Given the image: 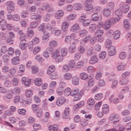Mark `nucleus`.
<instances>
[{
    "label": "nucleus",
    "instance_id": "1",
    "mask_svg": "<svg viewBox=\"0 0 131 131\" xmlns=\"http://www.w3.org/2000/svg\"><path fill=\"white\" fill-rule=\"evenodd\" d=\"M119 8L117 9L115 13L117 16H121L123 13H126L129 10V7L127 6H125L124 3L123 2H121L119 5Z\"/></svg>",
    "mask_w": 131,
    "mask_h": 131
},
{
    "label": "nucleus",
    "instance_id": "2",
    "mask_svg": "<svg viewBox=\"0 0 131 131\" xmlns=\"http://www.w3.org/2000/svg\"><path fill=\"white\" fill-rule=\"evenodd\" d=\"M109 121L113 122L114 127H117L119 124V119L118 116L115 113L112 114L109 118Z\"/></svg>",
    "mask_w": 131,
    "mask_h": 131
},
{
    "label": "nucleus",
    "instance_id": "3",
    "mask_svg": "<svg viewBox=\"0 0 131 131\" xmlns=\"http://www.w3.org/2000/svg\"><path fill=\"white\" fill-rule=\"evenodd\" d=\"M84 93V90H82L80 91L78 89H76L72 91L71 96H74L76 95H83Z\"/></svg>",
    "mask_w": 131,
    "mask_h": 131
},
{
    "label": "nucleus",
    "instance_id": "4",
    "mask_svg": "<svg viewBox=\"0 0 131 131\" xmlns=\"http://www.w3.org/2000/svg\"><path fill=\"white\" fill-rule=\"evenodd\" d=\"M8 4L7 9L8 12L10 13L13 12L15 10V4L13 1H9L7 2Z\"/></svg>",
    "mask_w": 131,
    "mask_h": 131
},
{
    "label": "nucleus",
    "instance_id": "5",
    "mask_svg": "<svg viewBox=\"0 0 131 131\" xmlns=\"http://www.w3.org/2000/svg\"><path fill=\"white\" fill-rule=\"evenodd\" d=\"M66 101L64 97L60 96L58 97L56 102V104L57 106H60L63 105Z\"/></svg>",
    "mask_w": 131,
    "mask_h": 131
},
{
    "label": "nucleus",
    "instance_id": "6",
    "mask_svg": "<svg viewBox=\"0 0 131 131\" xmlns=\"http://www.w3.org/2000/svg\"><path fill=\"white\" fill-rule=\"evenodd\" d=\"M21 82L26 87H28L31 84V80L30 79H27L25 77H23L21 79Z\"/></svg>",
    "mask_w": 131,
    "mask_h": 131
},
{
    "label": "nucleus",
    "instance_id": "7",
    "mask_svg": "<svg viewBox=\"0 0 131 131\" xmlns=\"http://www.w3.org/2000/svg\"><path fill=\"white\" fill-rule=\"evenodd\" d=\"M102 19L101 15L98 16L96 14H93L91 16V20L93 22L101 21Z\"/></svg>",
    "mask_w": 131,
    "mask_h": 131
},
{
    "label": "nucleus",
    "instance_id": "8",
    "mask_svg": "<svg viewBox=\"0 0 131 131\" xmlns=\"http://www.w3.org/2000/svg\"><path fill=\"white\" fill-rule=\"evenodd\" d=\"M112 24L110 19L106 20L104 24L103 28L105 30L109 29L112 26Z\"/></svg>",
    "mask_w": 131,
    "mask_h": 131
},
{
    "label": "nucleus",
    "instance_id": "9",
    "mask_svg": "<svg viewBox=\"0 0 131 131\" xmlns=\"http://www.w3.org/2000/svg\"><path fill=\"white\" fill-rule=\"evenodd\" d=\"M64 12L62 10H58L55 15V17L57 19H59L61 18L64 15Z\"/></svg>",
    "mask_w": 131,
    "mask_h": 131
},
{
    "label": "nucleus",
    "instance_id": "10",
    "mask_svg": "<svg viewBox=\"0 0 131 131\" xmlns=\"http://www.w3.org/2000/svg\"><path fill=\"white\" fill-rule=\"evenodd\" d=\"M70 110L69 107H66L64 110V113L63 114V116L64 119H68L69 118V114Z\"/></svg>",
    "mask_w": 131,
    "mask_h": 131
},
{
    "label": "nucleus",
    "instance_id": "11",
    "mask_svg": "<svg viewBox=\"0 0 131 131\" xmlns=\"http://www.w3.org/2000/svg\"><path fill=\"white\" fill-rule=\"evenodd\" d=\"M69 26V23L67 21L63 22L62 24L61 29L62 31H66L68 29Z\"/></svg>",
    "mask_w": 131,
    "mask_h": 131
},
{
    "label": "nucleus",
    "instance_id": "12",
    "mask_svg": "<svg viewBox=\"0 0 131 131\" xmlns=\"http://www.w3.org/2000/svg\"><path fill=\"white\" fill-rule=\"evenodd\" d=\"M55 70L56 67L54 65H50L48 67L47 69V73L48 74L50 75L54 72Z\"/></svg>",
    "mask_w": 131,
    "mask_h": 131
},
{
    "label": "nucleus",
    "instance_id": "13",
    "mask_svg": "<svg viewBox=\"0 0 131 131\" xmlns=\"http://www.w3.org/2000/svg\"><path fill=\"white\" fill-rule=\"evenodd\" d=\"M20 60L19 57H15L11 59V62L13 65H18L19 63Z\"/></svg>",
    "mask_w": 131,
    "mask_h": 131
},
{
    "label": "nucleus",
    "instance_id": "14",
    "mask_svg": "<svg viewBox=\"0 0 131 131\" xmlns=\"http://www.w3.org/2000/svg\"><path fill=\"white\" fill-rule=\"evenodd\" d=\"M79 77L81 80H85L88 78V75L86 73L82 72L80 73L79 74Z\"/></svg>",
    "mask_w": 131,
    "mask_h": 131
},
{
    "label": "nucleus",
    "instance_id": "15",
    "mask_svg": "<svg viewBox=\"0 0 131 131\" xmlns=\"http://www.w3.org/2000/svg\"><path fill=\"white\" fill-rule=\"evenodd\" d=\"M109 19L112 25H114L119 21L120 18L119 16H117L115 17H112Z\"/></svg>",
    "mask_w": 131,
    "mask_h": 131
},
{
    "label": "nucleus",
    "instance_id": "16",
    "mask_svg": "<svg viewBox=\"0 0 131 131\" xmlns=\"http://www.w3.org/2000/svg\"><path fill=\"white\" fill-rule=\"evenodd\" d=\"M109 19L112 25H114L119 21L120 18L119 16H117L115 17H112Z\"/></svg>",
    "mask_w": 131,
    "mask_h": 131
},
{
    "label": "nucleus",
    "instance_id": "17",
    "mask_svg": "<svg viewBox=\"0 0 131 131\" xmlns=\"http://www.w3.org/2000/svg\"><path fill=\"white\" fill-rule=\"evenodd\" d=\"M18 34L19 35V39L21 41H24L26 39V35L24 33L23 31L22 30H19L18 32Z\"/></svg>",
    "mask_w": 131,
    "mask_h": 131
},
{
    "label": "nucleus",
    "instance_id": "18",
    "mask_svg": "<svg viewBox=\"0 0 131 131\" xmlns=\"http://www.w3.org/2000/svg\"><path fill=\"white\" fill-rule=\"evenodd\" d=\"M60 51L61 54V56L64 57H65L67 55L68 52L67 49L66 48H59L58 49Z\"/></svg>",
    "mask_w": 131,
    "mask_h": 131
},
{
    "label": "nucleus",
    "instance_id": "19",
    "mask_svg": "<svg viewBox=\"0 0 131 131\" xmlns=\"http://www.w3.org/2000/svg\"><path fill=\"white\" fill-rule=\"evenodd\" d=\"M109 9L105 8L103 9V15L105 17H108L111 15V10Z\"/></svg>",
    "mask_w": 131,
    "mask_h": 131
},
{
    "label": "nucleus",
    "instance_id": "20",
    "mask_svg": "<svg viewBox=\"0 0 131 131\" xmlns=\"http://www.w3.org/2000/svg\"><path fill=\"white\" fill-rule=\"evenodd\" d=\"M104 33L103 29L97 30L95 33V35L96 37H101L103 35Z\"/></svg>",
    "mask_w": 131,
    "mask_h": 131
},
{
    "label": "nucleus",
    "instance_id": "21",
    "mask_svg": "<svg viewBox=\"0 0 131 131\" xmlns=\"http://www.w3.org/2000/svg\"><path fill=\"white\" fill-rule=\"evenodd\" d=\"M34 83L36 86H40L42 83V80L40 78H37L34 80Z\"/></svg>",
    "mask_w": 131,
    "mask_h": 131
},
{
    "label": "nucleus",
    "instance_id": "22",
    "mask_svg": "<svg viewBox=\"0 0 131 131\" xmlns=\"http://www.w3.org/2000/svg\"><path fill=\"white\" fill-rule=\"evenodd\" d=\"M110 101L112 103L116 104L119 102V100L117 97H115L114 95H112L110 98Z\"/></svg>",
    "mask_w": 131,
    "mask_h": 131
},
{
    "label": "nucleus",
    "instance_id": "23",
    "mask_svg": "<svg viewBox=\"0 0 131 131\" xmlns=\"http://www.w3.org/2000/svg\"><path fill=\"white\" fill-rule=\"evenodd\" d=\"M69 67L70 68L76 69L75 61L74 60H70L69 63Z\"/></svg>",
    "mask_w": 131,
    "mask_h": 131
},
{
    "label": "nucleus",
    "instance_id": "24",
    "mask_svg": "<svg viewBox=\"0 0 131 131\" xmlns=\"http://www.w3.org/2000/svg\"><path fill=\"white\" fill-rule=\"evenodd\" d=\"M98 61L97 58L96 56L92 57L90 58L89 63L91 64H93L97 63Z\"/></svg>",
    "mask_w": 131,
    "mask_h": 131
},
{
    "label": "nucleus",
    "instance_id": "25",
    "mask_svg": "<svg viewBox=\"0 0 131 131\" xmlns=\"http://www.w3.org/2000/svg\"><path fill=\"white\" fill-rule=\"evenodd\" d=\"M77 16L76 14L74 13H71L68 16L67 19L68 21L73 20L76 19Z\"/></svg>",
    "mask_w": 131,
    "mask_h": 131
},
{
    "label": "nucleus",
    "instance_id": "26",
    "mask_svg": "<svg viewBox=\"0 0 131 131\" xmlns=\"http://www.w3.org/2000/svg\"><path fill=\"white\" fill-rule=\"evenodd\" d=\"M116 51V48L114 46H112L109 52V55L110 56H113L115 54Z\"/></svg>",
    "mask_w": 131,
    "mask_h": 131
},
{
    "label": "nucleus",
    "instance_id": "27",
    "mask_svg": "<svg viewBox=\"0 0 131 131\" xmlns=\"http://www.w3.org/2000/svg\"><path fill=\"white\" fill-rule=\"evenodd\" d=\"M94 79L93 78H90L88 81V86L89 87H91L95 84Z\"/></svg>",
    "mask_w": 131,
    "mask_h": 131
},
{
    "label": "nucleus",
    "instance_id": "28",
    "mask_svg": "<svg viewBox=\"0 0 131 131\" xmlns=\"http://www.w3.org/2000/svg\"><path fill=\"white\" fill-rule=\"evenodd\" d=\"M7 23V21L5 19H3L0 21V26L2 30H3L4 28Z\"/></svg>",
    "mask_w": 131,
    "mask_h": 131
},
{
    "label": "nucleus",
    "instance_id": "29",
    "mask_svg": "<svg viewBox=\"0 0 131 131\" xmlns=\"http://www.w3.org/2000/svg\"><path fill=\"white\" fill-rule=\"evenodd\" d=\"M97 28V25L95 24H93L90 25L89 28V30L91 32H94Z\"/></svg>",
    "mask_w": 131,
    "mask_h": 131
},
{
    "label": "nucleus",
    "instance_id": "30",
    "mask_svg": "<svg viewBox=\"0 0 131 131\" xmlns=\"http://www.w3.org/2000/svg\"><path fill=\"white\" fill-rule=\"evenodd\" d=\"M123 24L124 27L126 29H129L130 25L129 20L127 19L124 20Z\"/></svg>",
    "mask_w": 131,
    "mask_h": 131
},
{
    "label": "nucleus",
    "instance_id": "31",
    "mask_svg": "<svg viewBox=\"0 0 131 131\" xmlns=\"http://www.w3.org/2000/svg\"><path fill=\"white\" fill-rule=\"evenodd\" d=\"M114 7V4L112 2H110L108 3L106 6L107 8L111 10L113 9Z\"/></svg>",
    "mask_w": 131,
    "mask_h": 131
},
{
    "label": "nucleus",
    "instance_id": "32",
    "mask_svg": "<svg viewBox=\"0 0 131 131\" xmlns=\"http://www.w3.org/2000/svg\"><path fill=\"white\" fill-rule=\"evenodd\" d=\"M33 92L31 89H28L26 90L25 92L26 96L27 97H30L33 94Z\"/></svg>",
    "mask_w": 131,
    "mask_h": 131
},
{
    "label": "nucleus",
    "instance_id": "33",
    "mask_svg": "<svg viewBox=\"0 0 131 131\" xmlns=\"http://www.w3.org/2000/svg\"><path fill=\"white\" fill-rule=\"evenodd\" d=\"M127 53L125 52H121L118 55V58L121 60H124L127 56Z\"/></svg>",
    "mask_w": 131,
    "mask_h": 131
},
{
    "label": "nucleus",
    "instance_id": "34",
    "mask_svg": "<svg viewBox=\"0 0 131 131\" xmlns=\"http://www.w3.org/2000/svg\"><path fill=\"white\" fill-rule=\"evenodd\" d=\"M84 65V62L82 60H80L77 62L76 64V69H79L81 68Z\"/></svg>",
    "mask_w": 131,
    "mask_h": 131
},
{
    "label": "nucleus",
    "instance_id": "35",
    "mask_svg": "<svg viewBox=\"0 0 131 131\" xmlns=\"http://www.w3.org/2000/svg\"><path fill=\"white\" fill-rule=\"evenodd\" d=\"M102 9L101 7L99 6H97L93 8L92 11L94 14H96L100 11Z\"/></svg>",
    "mask_w": 131,
    "mask_h": 131
},
{
    "label": "nucleus",
    "instance_id": "36",
    "mask_svg": "<svg viewBox=\"0 0 131 131\" xmlns=\"http://www.w3.org/2000/svg\"><path fill=\"white\" fill-rule=\"evenodd\" d=\"M79 33L80 36L83 37L87 35L88 33V31L86 30L83 29L80 30Z\"/></svg>",
    "mask_w": 131,
    "mask_h": 131
},
{
    "label": "nucleus",
    "instance_id": "37",
    "mask_svg": "<svg viewBox=\"0 0 131 131\" xmlns=\"http://www.w3.org/2000/svg\"><path fill=\"white\" fill-rule=\"evenodd\" d=\"M126 68V65L123 63L118 65L116 67L117 70L118 71L124 70Z\"/></svg>",
    "mask_w": 131,
    "mask_h": 131
},
{
    "label": "nucleus",
    "instance_id": "38",
    "mask_svg": "<svg viewBox=\"0 0 131 131\" xmlns=\"http://www.w3.org/2000/svg\"><path fill=\"white\" fill-rule=\"evenodd\" d=\"M23 41H21V42H20L19 44V47L21 49L25 50L26 49L27 45L25 41L23 42Z\"/></svg>",
    "mask_w": 131,
    "mask_h": 131
},
{
    "label": "nucleus",
    "instance_id": "39",
    "mask_svg": "<svg viewBox=\"0 0 131 131\" xmlns=\"http://www.w3.org/2000/svg\"><path fill=\"white\" fill-rule=\"evenodd\" d=\"M20 91L21 90L20 88L18 87L15 88L12 90V93L15 94H19Z\"/></svg>",
    "mask_w": 131,
    "mask_h": 131
},
{
    "label": "nucleus",
    "instance_id": "40",
    "mask_svg": "<svg viewBox=\"0 0 131 131\" xmlns=\"http://www.w3.org/2000/svg\"><path fill=\"white\" fill-rule=\"evenodd\" d=\"M79 27V24L77 23H75L73 25L70 29V30L72 32L78 30Z\"/></svg>",
    "mask_w": 131,
    "mask_h": 131
},
{
    "label": "nucleus",
    "instance_id": "41",
    "mask_svg": "<svg viewBox=\"0 0 131 131\" xmlns=\"http://www.w3.org/2000/svg\"><path fill=\"white\" fill-rule=\"evenodd\" d=\"M60 55V51L58 49H57L53 53L52 55V57L54 59Z\"/></svg>",
    "mask_w": 131,
    "mask_h": 131
},
{
    "label": "nucleus",
    "instance_id": "42",
    "mask_svg": "<svg viewBox=\"0 0 131 131\" xmlns=\"http://www.w3.org/2000/svg\"><path fill=\"white\" fill-rule=\"evenodd\" d=\"M36 111L37 116L39 117H41L42 114V109L40 107H38Z\"/></svg>",
    "mask_w": 131,
    "mask_h": 131
},
{
    "label": "nucleus",
    "instance_id": "43",
    "mask_svg": "<svg viewBox=\"0 0 131 131\" xmlns=\"http://www.w3.org/2000/svg\"><path fill=\"white\" fill-rule=\"evenodd\" d=\"M111 45L112 42L111 40L109 39L106 40L105 43V47L108 49L111 47Z\"/></svg>",
    "mask_w": 131,
    "mask_h": 131
},
{
    "label": "nucleus",
    "instance_id": "44",
    "mask_svg": "<svg viewBox=\"0 0 131 131\" xmlns=\"http://www.w3.org/2000/svg\"><path fill=\"white\" fill-rule=\"evenodd\" d=\"M49 129L50 131H57L58 130V127L55 125L53 126L50 125L49 126Z\"/></svg>",
    "mask_w": 131,
    "mask_h": 131
},
{
    "label": "nucleus",
    "instance_id": "45",
    "mask_svg": "<svg viewBox=\"0 0 131 131\" xmlns=\"http://www.w3.org/2000/svg\"><path fill=\"white\" fill-rule=\"evenodd\" d=\"M72 82L74 85H78L79 83V79L77 77H74L72 78Z\"/></svg>",
    "mask_w": 131,
    "mask_h": 131
},
{
    "label": "nucleus",
    "instance_id": "46",
    "mask_svg": "<svg viewBox=\"0 0 131 131\" xmlns=\"http://www.w3.org/2000/svg\"><path fill=\"white\" fill-rule=\"evenodd\" d=\"M41 47L40 46H37L34 47L32 51L33 53L34 54H36L40 51Z\"/></svg>",
    "mask_w": 131,
    "mask_h": 131
},
{
    "label": "nucleus",
    "instance_id": "47",
    "mask_svg": "<svg viewBox=\"0 0 131 131\" xmlns=\"http://www.w3.org/2000/svg\"><path fill=\"white\" fill-rule=\"evenodd\" d=\"M103 111L105 114L107 113L109 111V107L107 104L103 105L102 107Z\"/></svg>",
    "mask_w": 131,
    "mask_h": 131
},
{
    "label": "nucleus",
    "instance_id": "48",
    "mask_svg": "<svg viewBox=\"0 0 131 131\" xmlns=\"http://www.w3.org/2000/svg\"><path fill=\"white\" fill-rule=\"evenodd\" d=\"M13 25L10 24H6V26H5L4 29H3V30L7 29L8 30H12L13 29Z\"/></svg>",
    "mask_w": 131,
    "mask_h": 131
},
{
    "label": "nucleus",
    "instance_id": "49",
    "mask_svg": "<svg viewBox=\"0 0 131 131\" xmlns=\"http://www.w3.org/2000/svg\"><path fill=\"white\" fill-rule=\"evenodd\" d=\"M71 91H72L70 88L68 87H67L64 90V91L65 96H67L70 94L71 95Z\"/></svg>",
    "mask_w": 131,
    "mask_h": 131
},
{
    "label": "nucleus",
    "instance_id": "50",
    "mask_svg": "<svg viewBox=\"0 0 131 131\" xmlns=\"http://www.w3.org/2000/svg\"><path fill=\"white\" fill-rule=\"evenodd\" d=\"M72 77V74L69 73H65L64 76V79L67 80H70Z\"/></svg>",
    "mask_w": 131,
    "mask_h": 131
},
{
    "label": "nucleus",
    "instance_id": "51",
    "mask_svg": "<svg viewBox=\"0 0 131 131\" xmlns=\"http://www.w3.org/2000/svg\"><path fill=\"white\" fill-rule=\"evenodd\" d=\"M73 7L74 10H80L82 6L79 3H76L73 6Z\"/></svg>",
    "mask_w": 131,
    "mask_h": 131
},
{
    "label": "nucleus",
    "instance_id": "52",
    "mask_svg": "<svg viewBox=\"0 0 131 131\" xmlns=\"http://www.w3.org/2000/svg\"><path fill=\"white\" fill-rule=\"evenodd\" d=\"M39 40V39L38 38L36 37L33 39L30 43H32L33 45H36L38 43Z\"/></svg>",
    "mask_w": 131,
    "mask_h": 131
},
{
    "label": "nucleus",
    "instance_id": "53",
    "mask_svg": "<svg viewBox=\"0 0 131 131\" xmlns=\"http://www.w3.org/2000/svg\"><path fill=\"white\" fill-rule=\"evenodd\" d=\"M50 36V34L46 32H45L43 35L42 39L43 40H46L48 39Z\"/></svg>",
    "mask_w": 131,
    "mask_h": 131
},
{
    "label": "nucleus",
    "instance_id": "54",
    "mask_svg": "<svg viewBox=\"0 0 131 131\" xmlns=\"http://www.w3.org/2000/svg\"><path fill=\"white\" fill-rule=\"evenodd\" d=\"M103 96V94L102 93L97 94L95 96V99L97 101L100 100L102 98Z\"/></svg>",
    "mask_w": 131,
    "mask_h": 131
},
{
    "label": "nucleus",
    "instance_id": "55",
    "mask_svg": "<svg viewBox=\"0 0 131 131\" xmlns=\"http://www.w3.org/2000/svg\"><path fill=\"white\" fill-rule=\"evenodd\" d=\"M58 43L55 40H52L50 41L49 43V45L50 47H54L57 46Z\"/></svg>",
    "mask_w": 131,
    "mask_h": 131
},
{
    "label": "nucleus",
    "instance_id": "56",
    "mask_svg": "<svg viewBox=\"0 0 131 131\" xmlns=\"http://www.w3.org/2000/svg\"><path fill=\"white\" fill-rule=\"evenodd\" d=\"M26 9L30 12H35L37 10V8L36 6H33L30 7H27Z\"/></svg>",
    "mask_w": 131,
    "mask_h": 131
},
{
    "label": "nucleus",
    "instance_id": "57",
    "mask_svg": "<svg viewBox=\"0 0 131 131\" xmlns=\"http://www.w3.org/2000/svg\"><path fill=\"white\" fill-rule=\"evenodd\" d=\"M114 39L117 40L119 38L120 36V33L118 30H117L114 32Z\"/></svg>",
    "mask_w": 131,
    "mask_h": 131
},
{
    "label": "nucleus",
    "instance_id": "58",
    "mask_svg": "<svg viewBox=\"0 0 131 131\" xmlns=\"http://www.w3.org/2000/svg\"><path fill=\"white\" fill-rule=\"evenodd\" d=\"M38 23L36 21H33L30 24V26L32 28H35L37 27L38 26Z\"/></svg>",
    "mask_w": 131,
    "mask_h": 131
},
{
    "label": "nucleus",
    "instance_id": "59",
    "mask_svg": "<svg viewBox=\"0 0 131 131\" xmlns=\"http://www.w3.org/2000/svg\"><path fill=\"white\" fill-rule=\"evenodd\" d=\"M91 22V20L89 19H86L85 20L82 22V25L84 27H86L88 26Z\"/></svg>",
    "mask_w": 131,
    "mask_h": 131
},
{
    "label": "nucleus",
    "instance_id": "60",
    "mask_svg": "<svg viewBox=\"0 0 131 131\" xmlns=\"http://www.w3.org/2000/svg\"><path fill=\"white\" fill-rule=\"evenodd\" d=\"M114 32L113 30H110L107 32L106 34V35L107 37L108 38H110L114 35Z\"/></svg>",
    "mask_w": 131,
    "mask_h": 131
},
{
    "label": "nucleus",
    "instance_id": "61",
    "mask_svg": "<svg viewBox=\"0 0 131 131\" xmlns=\"http://www.w3.org/2000/svg\"><path fill=\"white\" fill-rule=\"evenodd\" d=\"M11 83L10 81L8 80L6 81L4 83V86L5 88H9L11 86Z\"/></svg>",
    "mask_w": 131,
    "mask_h": 131
},
{
    "label": "nucleus",
    "instance_id": "62",
    "mask_svg": "<svg viewBox=\"0 0 131 131\" xmlns=\"http://www.w3.org/2000/svg\"><path fill=\"white\" fill-rule=\"evenodd\" d=\"M12 83L13 85L17 86L18 85L19 83V80L16 78H14L12 80Z\"/></svg>",
    "mask_w": 131,
    "mask_h": 131
},
{
    "label": "nucleus",
    "instance_id": "63",
    "mask_svg": "<svg viewBox=\"0 0 131 131\" xmlns=\"http://www.w3.org/2000/svg\"><path fill=\"white\" fill-rule=\"evenodd\" d=\"M64 57L61 56V54L59 56L56 58L54 59L55 61L57 62H61L63 60V57Z\"/></svg>",
    "mask_w": 131,
    "mask_h": 131
},
{
    "label": "nucleus",
    "instance_id": "64",
    "mask_svg": "<svg viewBox=\"0 0 131 131\" xmlns=\"http://www.w3.org/2000/svg\"><path fill=\"white\" fill-rule=\"evenodd\" d=\"M87 71L88 73H91L95 72V69L92 66H90L88 67Z\"/></svg>",
    "mask_w": 131,
    "mask_h": 131
}]
</instances>
